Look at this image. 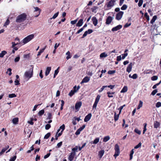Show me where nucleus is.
Here are the masks:
<instances>
[{
  "mask_svg": "<svg viewBox=\"0 0 161 161\" xmlns=\"http://www.w3.org/2000/svg\"><path fill=\"white\" fill-rule=\"evenodd\" d=\"M26 14L25 13H23L17 16L16 21L17 23L23 22L26 20Z\"/></svg>",
  "mask_w": 161,
  "mask_h": 161,
  "instance_id": "nucleus-1",
  "label": "nucleus"
},
{
  "mask_svg": "<svg viewBox=\"0 0 161 161\" xmlns=\"http://www.w3.org/2000/svg\"><path fill=\"white\" fill-rule=\"evenodd\" d=\"M115 2V0H111L106 3V5L107 7V10L111 9L114 5Z\"/></svg>",
  "mask_w": 161,
  "mask_h": 161,
  "instance_id": "nucleus-2",
  "label": "nucleus"
},
{
  "mask_svg": "<svg viewBox=\"0 0 161 161\" xmlns=\"http://www.w3.org/2000/svg\"><path fill=\"white\" fill-rule=\"evenodd\" d=\"M34 35L33 34L29 35L23 39V43L24 44H25L34 38Z\"/></svg>",
  "mask_w": 161,
  "mask_h": 161,
  "instance_id": "nucleus-3",
  "label": "nucleus"
},
{
  "mask_svg": "<svg viewBox=\"0 0 161 161\" xmlns=\"http://www.w3.org/2000/svg\"><path fill=\"white\" fill-rule=\"evenodd\" d=\"M114 150L115 152L114 156L115 158H116L117 156L119 155L120 153L119 147L117 144L115 145Z\"/></svg>",
  "mask_w": 161,
  "mask_h": 161,
  "instance_id": "nucleus-4",
  "label": "nucleus"
},
{
  "mask_svg": "<svg viewBox=\"0 0 161 161\" xmlns=\"http://www.w3.org/2000/svg\"><path fill=\"white\" fill-rule=\"evenodd\" d=\"M33 71H27L25 74V77L27 80L31 78L32 75Z\"/></svg>",
  "mask_w": 161,
  "mask_h": 161,
  "instance_id": "nucleus-5",
  "label": "nucleus"
},
{
  "mask_svg": "<svg viewBox=\"0 0 161 161\" xmlns=\"http://www.w3.org/2000/svg\"><path fill=\"white\" fill-rule=\"evenodd\" d=\"M100 96L99 95H98L96 98L94 103L93 106V108L96 109L97 107V103H98L100 98Z\"/></svg>",
  "mask_w": 161,
  "mask_h": 161,
  "instance_id": "nucleus-6",
  "label": "nucleus"
},
{
  "mask_svg": "<svg viewBox=\"0 0 161 161\" xmlns=\"http://www.w3.org/2000/svg\"><path fill=\"white\" fill-rule=\"evenodd\" d=\"M124 12L122 11L119 12L116 15V19L118 20H119L121 18Z\"/></svg>",
  "mask_w": 161,
  "mask_h": 161,
  "instance_id": "nucleus-7",
  "label": "nucleus"
},
{
  "mask_svg": "<svg viewBox=\"0 0 161 161\" xmlns=\"http://www.w3.org/2000/svg\"><path fill=\"white\" fill-rule=\"evenodd\" d=\"M82 105V102H77L75 103V109L77 111H78L81 107Z\"/></svg>",
  "mask_w": 161,
  "mask_h": 161,
  "instance_id": "nucleus-8",
  "label": "nucleus"
},
{
  "mask_svg": "<svg viewBox=\"0 0 161 161\" xmlns=\"http://www.w3.org/2000/svg\"><path fill=\"white\" fill-rule=\"evenodd\" d=\"M75 153L73 152H71L69 156L68 159L70 161L73 160L75 156Z\"/></svg>",
  "mask_w": 161,
  "mask_h": 161,
  "instance_id": "nucleus-9",
  "label": "nucleus"
},
{
  "mask_svg": "<svg viewBox=\"0 0 161 161\" xmlns=\"http://www.w3.org/2000/svg\"><path fill=\"white\" fill-rule=\"evenodd\" d=\"M122 27V26L121 25H119L116 26L114 27L112 29V31H117L119 29H120Z\"/></svg>",
  "mask_w": 161,
  "mask_h": 161,
  "instance_id": "nucleus-10",
  "label": "nucleus"
},
{
  "mask_svg": "<svg viewBox=\"0 0 161 161\" xmlns=\"http://www.w3.org/2000/svg\"><path fill=\"white\" fill-rule=\"evenodd\" d=\"M90 80V77L86 76L82 80L81 82V84H82L84 83H86L89 81Z\"/></svg>",
  "mask_w": 161,
  "mask_h": 161,
  "instance_id": "nucleus-11",
  "label": "nucleus"
},
{
  "mask_svg": "<svg viewBox=\"0 0 161 161\" xmlns=\"http://www.w3.org/2000/svg\"><path fill=\"white\" fill-rule=\"evenodd\" d=\"M92 116V114H88L86 115L84 119V120L85 122H87L88 121L91 119Z\"/></svg>",
  "mask_w": 161,
  "mask_h": 161,
  "instance_id": "nucleus-12",
  "label": "nucleus"
},
{
  "mask_svg": "<svg viewBox=\"0 0 161 161\" xmlns=\"http://www.w3.org/2000/svg\"><path fill=\"white\" fill-rule=\"evenodd\" d=\"M92 20L94 25L95 26H96L98 22V21L96 18L95 17H93L92 18Z\"/></svg>",
  "mask_w": 161,
  "mask_h": 161,
  "instance_id": "nucleus-13",
  "label": "nucleus"
},
{
  "mask_svg": "<svg viewBox=\"0 0 161 161\" xmlns=\"http://www.w3.org/2000/svg\"><path fill=\"white\" fill-rule=\"evenodd\" d=\"M113 20L111 16H108L106 19V24L109 25L111 23Z\"/></svg>",
  "mask_w": 161,
  "mask_h": 161,
  "instance_id": "nucleus-14",
  "label": "nucleus"
},
{
  "mask_svg": "<svg viewBox=\"0 0 161 161\" xmlns=\"http://www.w3.org/2000/svg\"><path fill=\"white\" fill-rule=\"evenodd\" d=\"M83 24V19H80L78 21V22L76 24V26H77L80 27L82 26Z\"/></svg>",
  "mask_w": 161,
  "mask_h": 161,
  "instance_id": "nucleus-15",
  "label": "nucleus"
},
{
  "mask_svg": "<svg viewBox=\"0 0 161 161\" xmlns=\"http://www.w3.org/2000/svg\"><path fill=\"white\" fill-rule=\"evenodd\" d=\"M160 124L159 122L157 121H155L154 123V127L155 128H157L160 126Z\"/></svg>",
  "mask_w": 161,
  "mask_h": 161,
  "instance_id": "nucleus-16",
  "label": "nucleus"
},
{
  "mask_svg": "<svg viewBox=\"0 0 161 161\" xmlns=\"http://www.w3.org/2000/svg\"><path fill=\"white\" fill-rule=\"evenodd\" d=\"M35 10L34 11L35 12H37V13L38 14L36 15V16H35V17H37L38 16V15H39L40 14V9L37 7L35 8Z\"/></svg>",
  "mask_w": 161,
  "mask_h": 161,
  "instance_id": "nucleus-17",
  "label": "nucleus"
},
{
  "mask_svg": "<svg viewBox=\"0 0 161 161\" xmlns=\"http://www.w3.org/2000/svg\"><path fill=\"white\" fill-rule=\"evenodd\" d=\"M108 56V54L105 52L101 53L100 55L101 58H105Z\"/></svg>",
  "mask_w": 161,
  "mask_h": 161,
  "instance_id": "nucleus-18",
  "label": "nucleus"
},
{
  "mask_svg": "<svg viewBox=\"0 0 161 161\" xmlns=\"http://www.w3.org/2000/svg\"><path fill=\"white\" fill-rule=\"evenodd\" d=\"M127 86H124L122 90H121L120 92L121 93H125L127 91Z\"/></svg>",
  "mask_w": 161,
  "mask_h": 161,
  "instance_id": "nucleus-19",
  "label": "nucleus"
},
{
  "mask_svg": "<svg viewBox=\"0 0 161 161\" xmlns=\"http://www.w3.org/2000/svg\"><path fill=\"white\" fill-rule=\"evenodd\" d=\"M9 147V146L8 145L5 147L3 149L0 153V154H3Z\"/></svg>",
  "mask_w": 161,
  "mask_h": 161,
  "instance_id": "nucleus-20",
  "label": "nucleus"
},
{
  "mask_svg": "<svg viewBox=\"0 0 161 161\" xmlns=\"http://www.w3.org/2000/svg\"><path fill=\"white\" fill-rule=\"evenodd\" d=\"M64 129H65V125L64 124H63L62 126H61L60 127L59 129H58L57 132H59L60 129H62L61 132H63V131L64 130Z\"/></svg>",
  "mask_w": 161,
  "mask_h": 161,
  "instance_id": "nucleus-21",
  "label": "nucleus"
},
{
  "mask_svg": "<svg viewBox=\"0 0 161 161\" xmlns=\"http://www.w3.org/2000/svg\"><path fill=\"white\" fill-rule=\"evenodd\" d=\"M110 139V137L109 136H105L103 139V142H106L108 141Z\"/></svg>",
  "mask_w": 161,
  "mask_h": 161,
  "instance_id": "nucleus-22",
  "label": "nucleus"
},
{
  "mask_svg": "<svg viewBox=\"0 0 161 161\" xmlns=\"http://www.w3.org/2000/svg\"><path fill=\"white\" fill-rule=\"evenodd\" d=\"M157 18V16L156 15H154L153 16L152 19L150 21V23L152 24L153 23L155 22V20Z\"/></svg>",
  "mask_w": 161,
  "mask_h": 161,
  "instance_id": "nucleus-23",
  "label": "nucleus"
},
{
  "mask_svg": "<svg viewBox=\"0 0 161 161\" xmlns=\"http://www.w3.org/2000/svg\"><path fill=\"white\" fill-rule=\"evenodd\" d=\"M119 114H116V113L115 112L114 115V120L115 121H117L118 119Z\"/></svg>",
  "mask_w": 161,
  "mask_h": 161,
  "instance_id": "nucleus-24",
  "label": "nucleus"
},
{
  "mask_svg": "<svg viewBox=\"0 0 161 161\" xmlns=\"http://www.w3.org/2000/svg\"><path fill=\"white\" fill-rule=\"evenodd\" d=\"M129 76L133 79H136L137 78V75L136 74H134L132 76L130 74L129 75Z\"/></svg>",
  "mask_w": 161,
  "mask_h": 161,
  "instance_id": "nucleus-25",
  "label": "nucleus"
},
{
  "mask_svg": "<svg viewBox=\"0 0 161 161\" xmlns=\"http://www.w3.org/2000/svg\"><path fill=\"white\" fill-rule=\"evenodd\" d=\"M133 64L132 63H130L127 67L126 70H131L132 68Z\"/></svg>",
  "mask_w": 161,
  "mask_h": 161,
  "instance_id": "nucleus-26",
  "label": "nucleus"
},
{
  "mask_svg": "<svg viewBox=\"0 0 161 161\" xmlns=\"http://www.w3.org/2000/svg\"><path fill=\"white\" fill-rule=\"evenodd\" d=\"M7 53V52L5 51H2L0 54V57L3 58L4 55Z\"/></svg>",
  "mask_w": 161,
  "mask_h": 161,
  "instance_id": "nucleus-27",
  "label": "nucleus"
},
{
  "mask_svg": "<svg viewBox=\"0 0 161 161\" xmlns=\"http://www.w3.org/2000/svg\"><path fill=\"white\" fill-rule=\"evenodd\" d=\"M98 8L97 6H93L91 10L92 12H94L95 13H96V9Z\"/></svg>",
  "mask_w": 161,
  "mask_h": 161,
  "instance_id": "nucleus-28",
  "label": "nucleus"
},
{
  "mask_svg": "<svg viewBox=\"0 0 161 161\" xmlns=\"http://www.w3.org/2000/svg\"><path fill=\"white\" fill-rule=\"evenodd\" d=\"M66 55H67V56L66 57L67 59L68 60L71 58V56L70 55V53L69 51H68L66 53Z\"/></svg>",
  "mask_w": 161,
  "mask_h": 161,
  "instance_id": "nucleus-29",
  "label": "nucleus"
},
{
  "mask_svg": "<svg viewBox=\"0 0 161 161\" xmlns=\"http://www.w3.org/2000/svg\"><path fill=\"white\" fill-rule=\"evenodd\" d=\"M104 151L102 150L99 152L98 155L100 156V158H101L103 156L104 153Z\"/></svg>",
  "mask_w": 161,
  "mask_h": 161,
  "instance_id": "nucleus-30",
  "label": "nucleus"
},
{
  "mask_svg": "<svg viewBox=\"0 0 161 161\" xmlns=\"http://www.w3.org/2000/svg\"><path fill=\"white\" fill-rule=\"evenodd\" d=\"M46 46L44 48H43L42 49H41L40 50V51L38 52V53L37 55V56H40L41 54V53L44 52V50H45V49L46 48Z\"/></svg>",
  "mask_w": 161,
  "mask_h": 161,
  "instance_id": "nucleus-31",
  "label": "nucleus"
},
{
  "mask_svg": "<svg viewBox=\"0 0 161 161\" xmlns=\"http://www.w3.org/2000/svg\"><path fill=\"white\" fill-rule=\"evenodd\" d=\"M18 119L17 118L13 119L12 120L14 124H17L18 122Z\"/></svg>",
  "mask_w": 161,
  "mask_h": 161,
  "instance_id": "nucleus-32",
  "label": "nucleus"
},
{
  "mask_svg": "<svg viewBox=\"0 0 161 161\" xmlns=\"http://www.w3.org/2000/svg\"><path fill=\"white\" fill-rule=\"evenodd\" d=\"M134 153V149H132L130 151V160H131L132 158L133 157V155Z\"/></svg>",
  "mask_w": 161,
  "mask_h": 161,
  "instance_id": "nucleus-33",
  "label": "nucleus"
},
{
  "mask_svg": "<svg viewBox=\"0 0 161 161\" xmlns=\"http://www.w3.org/2000/svg\"><path fill=\"white\" fill-rule=\"evenodd\" d=\"M142 104H143V102L140 100L139 101V105L138 106L137 109H139L141 107H142Z\"/></svg>",
  "mask_w": 161,
  "mask_h": 161,
  "instance_id": "nucleus-34",
  "label": "nucleus"
},
{
  "mask_svg": "<svg viewBox=\"0 0 161 161\" xmlns=\"http://www.w3.org/2000/svg\"><path fill=\"white\" fill-rule=\"evenodd\" d=\"M78 147L77 146H76L75 147L72 148V152H73L75 153V152H77Z\"/></svg>",
  "mask_w": 161,
  "mask_h": 161,
  "instance_id": "nucleus-35",
  "label": "nucleus"
},
{
  "mask_svg": "<svg viewBox=\"0 0 161 161\" xmlns=\"http://www.w3.org/2000/svg\"><path fill=\"white\" fill-rule=\"evenodd\" d=\"M99 138L98 137L96 138L93 141V143L94 144H97L99 141Z\"/></svg>",
  "mask_w": 161,
  "mask_h": 161,
  "instance_id": "nucleus-36",
  "label": "nucleus"
},
{
  "mask_svg": "<svg viewBox=\"0 0 161 161\" xmlns=\"http://www.w3.org/2000/svg\"><path fill=\"white\" fill-rule=\"evenodd\" d=\"M114 92H107V94L108 95V97H113V95L110 96V95H111V94H112V95L114 94Z\"/></svg>",
  "mask_w": 161,
  "mask_h": 161,
  "instance_id": "nucleus-37",
  "label": "nucleus"
},
{
  "mask_svg": "<svg viewBox=\"0 0 161 161\" xmlns=\"http://www.w3.org/2000/svg\"><path fill=\"white\" fill-rule=\"evenodd\" d=\"M58 14H59V12H57V13L53 15V17L52 18H50V19H55L58 16Z\"/></svg>",
  "mask_w": 161,
  "mask_h": 161,
  "instance_id": "nucleus-38",
  "label": "nucleus"
},
{
  "mask_svg": "<svg viewBox=\"0 0 161 161\" xmlns=\"http://www.w3.org/2000/svg\"><path fill=\"white\" fill-rule=\"evenodd\" d=\"M127 8V6L126 4H124L123 6L121 7V9L122 10H126Z\"/></svg>",
  "mask_w": 161,
  "mask_h": 161,
  "instance_id": "nucleus-39",
  "label": "nucleus"
},
{
  "mask_svg": "<svg viewBox=\"0 0 161 161\" xmlns=\"http://www.w3.org/2000/svg\"><path fill=\"white\" fill-rule=\"evenodd\" d=\"M144 17L146 19L147 21H149V17L147 13H145L144 14Z\"/></svg>",
  "mask_w": 161,
  "mask_h": 161,
  "instance_id": "nucleus-40",
  "label": "nucleus"
},
{
  "mask_svg": "<svg viewBox=\"0 0 161 161\" xmlns=\"http://www.w3.org/2000/svg\"><path fill=\"white\" fill-rule=\"evenodd\" d=\"M52 119V116L51 113H48V116L47 119Z\"/></svg>",
  "mask_w": 161,
  "mask_h": 161,
  "instance_id": "nucleus-41",
  "label": "nucleus"
},
{
  "mask_svg": "<svg viewBox=\"0 0 161 161\" xmlns=\"http://www.w3.org/2000/svg\"><path fill=\"white\" fill-rule=\"evenodd\" d=\"M50 135L51 134L50 133H48L45 136L44 138L46 139L48 138L50 136Z\"/></svg>",
  "mask_w": 161,
  "mask_h": 161,
  "instance_id": "nucleus-42",
  "label": "nucleus"
},
{
  "mask_svg": "<svg viewBox=\"0 0 161 161\" xmlns=\"http://www.w3.org/2000/svg\"><path fill=\"white\" fill-rule=\"evenodd\" d=\"M135 132L139 135H140L141 134V131L140 130L137 129H135L134 130Z\"/></svg>",
  "mask_w": 161,
  "mask_h": 161,
  "instance_id": "nucleus-43",
  "label": "nucleus"
},
{
  "mask_svg": "<svg viewBox=\"0 0 161 161\" xmlns=\"http://www.w3.org/2000/svg\"><path fill=\"white\" fill-rule=\"evenodd\" d=\"M125 106V104L124 105H123L122 106H121L119 108H118V110H119V114H120L121 112V110L123 109V107Z\"/></svg>",
  "mask_w": 161,
  "mask_h": 161,
  "instance_id": "nucleus-44",
  "label": "nucleus"
},
{
  "mask_svg": "<svg viewBox=\"0 0 161 161\" xmlns=\"http://www.w3.org/2000/svg\"><path fill=\"white\" fill-rule=\"evenodd\" d=\"M16 97V95L15 94H9L8 95V97L9 98H11L15 97Z\"/></svg>",
  "mask_w": 161,
  "mask_h": 161,
  "instance_id": "nucleus-45",
  "label": "nucleus"
},
{
  "mask_svg": "<svg viewBox=\"0 0 161 161\" xmlns=\"http://www.w3.org/2000/svg\"><path fill=\"white\" fill-rule=\"evenodd\" d=\"M144 129H143V134H144L145 132H146V131L147 130V128H146L147 124H146V123L144 124Z\"/></svg>",
  "mask_w": 161,
  "mask_h": 161,
  "instance_id": "nucleus-46",
  "label": "nucleus"
},
{
  "mask_svg": "<svg viewBox=\"0 0 161 161\" xmlns=\"http://www.w3.org/2000/svg\"><path fill=\"white\" fill-rule=\"evenodd\" d=\"M44 113V110L42 109L40 111L39 113L38 114L39 115L41 116L42 114H43Z\"/></svg>",
  "mask_w": 161,
  "mask_h": 161,
  "instance_id": "nucleus-47",
  "label": "nucleus"
},
{
  "mask_svg": "<svg viewBox=\"0 0 161 161\" xmlns=\"http://www.w3.org/2000/svg\"><path fill=\"white\" fill-rule=\"evenodd\" d=\"M107 87V86H103L101 88V89L99 90V91H98L99 92H101L105 88Z\"/></svg>",
  "mask_w": 161,
  "mask_h": 161,
  "instance_id": "nucleus-48",
  "label": "nucleus"
},
{
  "mask_svg": "<svg viewBox=\"0 0 161 161\" xmlns=\"http://www.w3.org/2000/svg\"><path fill=\"white\" fill-rule=\"evenodd\" d=\"M141 145H142L141 143L140 142L138 145H136V146H135L134 147V148L135 149H137V148H139V147H140L141 146Z\"/></svg>",
  "mask_w": 161,
  "mask_h": 161,
  "instance_id": "nucleus-49",
  "label": "nucleus"
},
{
  "mask_svg": "<svg viewBox=\"0 0 161 161\" xmlns=\"http://www.w3.org/2000/svg\"><path fill=\"white\" fill-rule=\"evenodd\" d=\"M143 2V0H139L138 3V6L139 7L142 6Z\"/></svg>",
  "mask_w": 161,
  "mask_h": 161,
  "instance_id": "nucleus-50",
  "label": "nucleus"
},
{
  "mask_svg": "<svg viewBox=\"0 0 161 161\" xmlns=\"http://www.w3.org/2000/svg\"><path fill=\"white\" fill-rule=\"evenodd\" d=\"M19 43L18 42H16V43H15V42H12V48L14 47H15L16 45H17L18 44H19Z\"/></svg>",
  "mask_w": 161,
  "mask_h": 161,
  "instance_id": "nucleus-51",
  "label": "nucleus"
},
{
  "mask_svg": "<svg viewBox=\"0 0 161 161\" xmlns=\"http://www.w3.org/2000/svg\"><path fill=\"white\" fill-rule=\"evenodd\" d=\"M51 127V125L49 124H47L45 126V129L46 130L49 129Z\"/></svg>",
  "mask_w": 161,
  "mask_h": 161,
  "instance_id": "nucleus-52",
  "label": "nucleus"
},
{
  "mask_svg": "<svg viewBox=\"0 0 161 161\" xmlns=\"http://www.w3.org/2000/svg\"><path fill=\"white\" fill-rule=\"evenodd\" d=\"M16 156H14L13 157H12L10 158L9 161H14L16 159Z\"/></svg>",
  "mask_w": 161,
  "mask_h": 161,
  "instance_id": "nucleus-53",
  "label": "nucleus"
},
{
  "mask_svg": "<svg viewBox=\"0 0 161 161\" xmlns=\"http://www.w3.org/2000/svg\"><path fill=\"white\" fill-rule=\"evenodd\" d=\"M158 79V77L157 76H153L151 77V80H155Z\"/></svg>",
  "mask_w": 161,
  "mask_h": 161,
  "instance_id": "nucleus-54",
  "label": "nucleus"
},
{
  "mask_svg": "<svg viewBox=\"0 0 161 161\" xmlns=\"http://www.w3.org/2000/svg\"><path fill=\"white\" fill-rule=\"evenodd\" d=\"M156 106L157 108H159L161 106V103L160 102H157L156 105Z\"/></svg>",
  "mask_w": 161,
  "mask_h": 161,
  "instance_id": "nucleus-55",
  "label": "nucleus"
},
{
  "mask_svg": "<svg viewBox=\"0 0 161 161\" xmlns=\"http://www.w3.org/2000/svg\"><path fill=\"white\" fill-rule=\"evenodd\" d=\"M9 22H9V20L8 19H7L6 20V21L5 23L4 26H6L8 25L9 24Z\"/></svg>",
  "mask_w": 161,
  "mask_h": 161,
  "instance_id": "nucleus-56",
  "label": "nucleus"
},
{
  "mask_svg": "<svg viewBox=\"0 0 161 161\" xmlns=\"http://www.w3.org/2000/svg\"><path fill=\"white\" fill-rule=\"evenodd\" d=\"M158 91L157 89H155L152 92L151 94L153 95H155L156 93Z\"/></svg>",
  "mask_w": 161,
  "mask_h": 161,
  "instance_id": "nucleus-57",
  "label": "nucleus"
},
{
  "mask_svg": "<svg viewBox=\"0 0 161 161\" xmlns=\"http://www.w3.org/2000/svg\"><path fill=\"white\" fill-rule=\"evenodd\" d=\"M75 93L73 90H71L69 93V95L70 96H72Z\"/></svg>",
  "mask_w": 161,
  "mask_h": 161,
  "instance_id": "nucleus-58",
  "label": "nucleus"
},
{
  "mask_svg": "<svg viewBox=\"0 0 161 161\" xmlns=\"http://www.w3.org/2000/svg\"><path fill=\"white\" fill-rule=\"evenodd\" d=\"M62 144V142H60L58 143L57 145V147L58 148L60 147Z\"/></svg>",
  "mask_w": 161,
  "mask_h": 161,
  "instance_id": "nucleus-59",
  "label": "nucleus"
},
{
  "mask_svg": "<svg viewBox=\"0 0 161 161\" xmlns=\"http://www.w3.org/2000/svg\"><path fill=\"white\" fill-rule=\"evenodd\" d=\"M84 30L83 28H82L79 30L76 33V34H78L82 32Z\"/></svg>",
  "mask_w": 161,
  "mask_h": 161,
  "instance_id": "nucleus-60",
  "label": "nucleus"
},
{
  "mask_svg": "<svg viewBox=\"0 0 161 161\" xmlns=\"http://www.w3.org/2000/svg\"><path fill=\"white\" fill-rule=\"evenodd\" d=\"M77 20L76 19L74 20H72L71 21L70 23L72 25H74L77 22Z\"/></svg>",
  "mask_w": 161,
  "mask_h": 161,
  "instance_id": "nucleus-61",
  "label": "nucleus"
},
{
  "mask_svg": "<svg viewBox=\"0 0 161 161\" xmlns=\"http://www.w3.org/2000/svg\"><path fill=\"white\" fill-rule=\"evenodd\" d=\"M128 55V53H125L123 54H122V58L123 59H124Z\"/></svg>",
  "mask_w": 161,
  "mask_h": 161,
  "instance_id": "nucleus-62",
  "label": "nucleus"
},
{
  "mask_svg": "<svg viewBox=\"0 0 161 161\" xmlns=\"http://www.w3.org/2000/svg\"><path fill=\"white\" fill-rule=\"evenodd\" d=\"M81 131L79 129H78L75 133V134L76 135H79Z\"/></svg>",
  "mask_w": 161,
  "mask_h": 161,
  "instance_id": "nucleus-63",
  "label": "nucleus"
},
{
  "mask_svg": "<svg viewBox=\"0 0 161 161\" xmlns=\"http://www.w3.org/2000/svg\"><path fill=\"white\" fill-rule=\"evenodd\" d=\"M20 59V57L19 56L17 57L14 59V61L15 62H18L19 61Z\"/></svg>",
  "mask_w": 161,
  "mask_h": 161,
  "instance_id": "nucleus-64",
  "label": "nucleus"
}]
</instances>
